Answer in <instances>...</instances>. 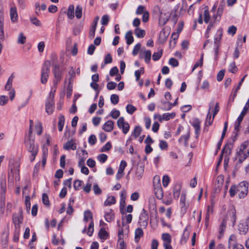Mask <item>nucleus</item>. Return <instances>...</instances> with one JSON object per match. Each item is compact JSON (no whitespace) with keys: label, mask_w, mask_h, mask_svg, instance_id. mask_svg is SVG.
<instances>
[{"label":"nucleus","mask_w":249,"mask_h":249,"mask_svg":"<svg viewBox=\"0 0 249 249\" xmlns=\"http://www.w3.org/2000/svg\"><path fill=\"white\" fill-rule=\"evenodd\" d=\"M126 109L127 112L130 114H132L136 110V108L132 105H128Z\"/></svg>","instance_id":"nucleus-52"},{"label":"nucleus","mask_w":249,"mask_h":249,"mask_svg":"<svg viewBox=\"0 0 249 249\" xmlns=\"http://www.w3.org/2000/svg\"><path fill=\"white\" fill-rule=\"evenodd\" d=\"M72 86L71 82H69L67 89V96L68 98H70L71 94H72Z\"/></svg>","instance_id":"nucleus-57"},{"label":"nucleus","mask_w":249,"mask_h":249,"mask_svg":"<svg viewBox=\"0 0 249 249\" xmlns=\"http://www.w3.org/2000/svg\"><path fill=\"white\" fill-rule=\"evenodd\" d=\"M224 182V177L223 176L220 175L217 177L216 182H215V186L216 189L217 190L219 191L222 187Z\"/></svg>","instance_id":"nucleus-20"},{"label":"nucleus","mask_w":249,"mask_h":249,"mask_svg":"<svg viewBox=\"0 0 249 249\" xmlns=\"http://www.w3.org/2000/svg\"><path fill=\"white\" fill-rule=\"evenodd\" d=\"M234 140H233L232 142H228L226 144L224 148L222 149L221 154V157H222L223 154L225 153L226 155H229L231 154V149L233 148V145Z\"/></svg>","instance_id":"nucleus-12"},{"label":"nucleus","mask_w":249,"mask_h":249,"mask_svg":"<svg viewBox=\"0 0 249 249\" xmlns=\"http://www.w3.org/2000/svg\"><path fill=\"white\" fill-rule=\"evenodd\" d=\"M54 100L47 99L46 103V111L48 114H52L53 111Z\"/></svg>","instance_id":"nucleus-14"},{"label":"nucleus","mask_w":249,"mask_h":249,"mask_svg":"<svg viewBox=\"0 0 249 249\" xmlns=\"http://www.w3.org/2000/svg\"><path fill=\"white\" fill-rule=\"evenodd\" d=\"M24 143L27 150L29 152H34V155L38 152V147L35 144V140L33 138L32 134L30 135L28 134L24 140Z\"/></svg>","instance_id":"nucleus-1"},{"label":"nucleus","mask_w":249,"mask_h":249,"mask_svg":"<svg viewBox=\"0 0 249 249\" xmlns=\"http://www.w3.org/2000/svg\"><path fill=\"white\" fill-rule=\"evenodd\" d=\"M98 235L100 239L106 240L108 237V234L104 228H102L99 231Z\"/></svg>","instance_id":"nucleus-27"},{"label":"nucleus","mask_w":249,"mask_h":249,"mask_svg":"<svg viewBox=\"0 0 249 249\" xmlns=\"http://www.w3.org/2000/svg\"><path fill=\"white\" fill-rule=\"evenodd\" d=\"M200 121L198 119H195L192 123V125L195 129V134L196 138H197L200 134Z\"/></svg>","instance_id":"nucleus-13"},{"label":"nucleus","mask_w":249,"mask_h":249,"mask_svg":"<svg viewBox=\"0 0 249 249\" xmlns=\"http://www.w3.org/2000/svg\"><path fill=\"white\" fill-rule=\"evenodd\" d=\"M11 20L13 22H16L18 19V15L17 8L15 7H11L10 11Z\"/></svg>","instance_id":"nucleus-16"},{"label":"nucleus","mask_w":249,"mask_h":249,"mask_svg":"<svg viewBox=\"0 0 249 249\" xmlns=\"http://www.w3.org/2000/svg\"><path fill=\"white\" fill-rule=\"evenodd\" d=\"M143 168L142 166L137 167L135 175L138 179L142 178L143 174Z\"/></svg>","instance_id":"nucleus-34"},{"label":"nucleus","mask_w":249,"mask_h":249,"mask_svg":"<svg viewBox=\"0 0 249 249\" xmlns=\"http://www.w3.org/2000/svg\"><path fill=\"white\" fill-rule=\"evenodd\" d=\"M247 153L244 151L242 152L240 154H238L236 152L235 159H238V163H242L243 161L247 158L246 157Z\"/></svg>","instance_id":"nucleus-32"},{"label":"nucleus","mask_w":249,"mask_h":249,"mask_svg":"<svg viewBox=\"0 0 249 249\" xmlns=\"http://www.w3.org/2000/svg\"><path fill=\"white\" fill-rule=\"evenodd\" d=\"M248 145V142H244L240 146L239 148V150L237 151V154H240L242 152L244 151V150L247 148Z\"/></svg>","instance_id":"nucleus-51"},{"label":"nucleus","mask_w":249,"mask_h":249,"mask_svg":"<svg viewBox=\"0 0 249 249\" xmlns=\"http://www.w3.org/2000/svg\"><path fill=\"white\" fill-rule=\"evenodd\" d=\"M238 231L240 234H245L248 231V226L245 223L238 225Z\"/></svg>","instance_id":"nucleus-21"},{"label":"nucleus","mask_w":249,"mask_h":249,"mask_svg":"<svg viewBox=\"0 0 249 249\" xmlns=\"http://www.w3.org/2000/svg\"><path fill=\"white\" fill-rule=\"evenodd\" d=\"M203 55L204 54L202 53L201 55V58L199 61L197 62L193 68L192 71H194L197 67L198 66H202L203 65Z\"/></svg>","instance_id":"nucleus-56"},{"label":"nucleus","mask_w":249,"mask_h":249,"mask_svg":"<svg viewBox=\"0 0 249 249\" xmlns=\"http://www.w3.org/2000/svg\"><path fill=\"white\" fill-rule=\"evenodd\" d=\"M69 74L70 76L69 82L71 83V81H73V79L75 76V71L72 67H71L70 71H69Z\"/></svg>","instance_id":"nucleus-62"},{"label":"nucleus","mask_w":249,"mask_h":249,"mask_svg":"<svg viewBox=\"0 0 249 249\" xmlns=\"http://www.w3.org/2000/svg\"><path fill=\"white\" fill-rule=\"evenodd\" d=\"M117 125L119 128H122L123 132L126 134L129 130V124L128 123L125 122L124 118L120 117L117 121Z\"/></svg>","instance_id":"nucleus-9"},{"label":"nucleus","mask_w":249,"mask_h":249,"mask_svg":"<svg viewBox=\"0 0 249 249\" xmlns=\"http://www.w3.org/2000/svg\"><path fill=\"white\" fill-rule=\"evenodd\" d=\"M93 219V216H92V213H91V212L89 210L88 211H86L84 212V221L85 222H88L89 219H91V220H92Z\"/></svg>","instance_id":"nucleus-42"},{"label":"nucleus","mask_w":249,"mask_h":249,"mask_svg":"<svg viewBox=\"0 0 249 249\" xmlns=\"http://www.w3.org/2000/svg\"><path fill=\"white\" fill-rule=\"evenodd\" d=\"M154 189L161 187L160 178L159 176H156L153 178Z\"/></svg>","instance_id":"nucleus-31"},{"label":"nucleus","mask_w":249,"mask_h":249,"mask_svg":"<svg viewBox=\"0 0 249 249\" xmlns=\"http://www.w3.org/2000/svg\"><path fill=\"white\" fill-rule=\"evenodd\" d=\"M148 216L146 211L143 209L139 217V223L141 226L146 228L148 224Z\"/></svg>","instance_id":"nucleus-10"},{"label":"nucleus","mask_w":249,"mask_h":249,"mask_svg":"<svg viewBox=\"0 0 249 249\" xmlns=\"http://www.w3.org/2000/svg\"><path fill=\"white\" fill-rule=\"evenodd\" d=\"M74 7L73 5L69 6L67 14L69 19H72L74 17Z\"/></svg>","instance_id":"nucleus-29"},{"label":"nucleus","mask_w":249,"mask_h":249,"mask_svg":"<svg viewBox=\"0 0 249 249\" xmlns=\"http://www.w3.org/2000/svg\"><path fill=\"white\" fill-rule=\"evenodd\" d=\"M117 84L113 82H109L107 84V88L108 90H112L115 89Z\"/></svg>","instance_id":"nucleus-64"},{"label":"nucleus","mask_w":249,"mask_h":249,"mask_svg":"<svg viewBox=\"0 0 249 249\" xmlns=\"http://www.w3.org/2000/svg\"><path fill=\"white\" fill-rule=\"evenodd\" d=\"M112 147L111 143L110 142H107L104 146L101 148V152H107L109 151Z\"/></svg>","instance_id":"nucleus-58"},{"label":"nucleus","mask_w":249,"mask_h":249,"mask_svg":"<svg viewBox=\"0 0 249 249\" xmlns=\"http://www.w3.org/2000/svg\"><path fill=\"white\" fill-rule=\"evenodd\" d=\"M176 116V113L175 112L172 113H166L163 114L162 119H163V121H168L171 119H172L175 117Z\"/></svg>","instance_id":"nucleus-39"},{"label":"nucleus","mask_w":249,"mask_h":249,"mask_svg":"<svg viewBox=\"0 0 249 249\" xmlns=\"http://www.w3.org/2000/svg\"><path fill=\"white\" fill-rule=\"evenodd\" d=\"M190 138V131L188 130L187 133L182 136L178 140V142L179 143H183L184 145L186 147L188 146V141Z\"/></svg>","instance_id":"nucleus-17"},{"label":"nucleus","mask_w":249,"mask_h":249,"mask_svg":"<svg viewBox=\"0 0 249 249\" xmlns=\"http://www.w3.org/2000/svg\"><path fill=\"white\" fill-rule=\"evenodd\" d=\"M116 202V199L114 196H110L107 197L106 200L104 202V204L106 206L111 205L115 204Z\"/></svg>","instance_id":"nucleus-36"},{"label":"nucleus","mask_w":249,"mask_h":249,"mask_svg":"<svg viewBox=\"0 0 249 249\" xmlns=\"http://www.w3.org/2000/svg\"><path fill=\"white\" fill-rule=\"evenodd\" d=\"M143 235V232L141 228H137L135 231V242L138 243L141 237Z\"/></svg>","instance_id":"nucleus-23"},{"label":"nucleus","mask_w":249,"mask_h":249,"mask_svg":"<svg viewBox=\"0 0 249 249\" xmlns=\"http://www.w3.org/2000/svg\"><path fill=\"white\" fill-rule=\"evenodd\" d=\"M94 223L93 220H91L89 224V228H88V234L89 236H91L92 234V233L94 231Z\"/></svg>","instance_id":"nucleus-54"},{"label":"nucleus","mask_w":249,"mask_h":249,"mask_svg":"<svg viewBox=\"0 0 249 249\" xmlns=\"http://www.w3.org/2000/svg\"><path fill=\"white\" fill-rule=\"evenodd\" d=\"M82 15V8L80 5H77L75 10V16L78 19H80Z\"/></svg>","instance_id":"nucleus-45"},{"label":"nucleus","mask_w":249,"mask_h":249,"mask_svg":"<svg viewBox=\"0 0 249 249\" xmlns=\"http://www.w3.org/2000/svg\"><path fill=\"white\" fill-rule=\"evenodd\" d=\"M35 6L36 8V14L37 15H39L40 10L45 11L47 8L46 4L43 3L40 5V4L38 2H36Z\"/></svg>","instance_id":"nucleus-24"},{"label":"nucleus","mask_w":249,"mask_h":249,"mask_svg":"<svg viewBox=\"0 0 249 249\" xmlns=\"http://www.w3.org/2000/svg\"><path fill=\"white\" fill-rule=\"evenodd\" d=\"M142 132V128L141 126H135L133 132V135L134 136L135 138H137L138 137H139Z\"/></svg>","instance_id":"nucleus-47"},{"label":"nucleus","mask_w":249,"mask_h":249,"mask_svg":"<svg viewBox=\"0 0 249 249\" xmlns=\"http://www.w3.org/2000/svg\"><path fill=\"white\" fill-rule=\"evenodd\" d=\"M50 62L46 60L42 66L41 72V82L43 84H45L47 82L50 72Z\"/></svg>","instance_id":"nucleus-2"},{"label":"nucleus","mask_w":249,"mask_h":249,"mask_svg":"<svg viewBox=\"0 0 249 249\" xmlns=\"http://www.w3.org/2000/svg\"><path fill=\"white\" fill-rule=\"evenodd\" d=\"M0 187L1 193L4 194L6 192V180L5 179H2L0 181Z\"/></svg>","instance_id":"nucleus-55"},{"label":"nucleus","mask_w":249,"mask_h":249,"mask_svg":"<svg viewBox=\"0 0 249 249\" xmlns=\"http://www.w3.org/2000/svg\"><path fill=\"white\" fill-rule=\"evenodd\" d=\"M211 107L209 109V111L208 114L207 115L206 121H205V125H211L212 124L213 122V118H211V115L210 113Z\"/></svg>","instance_id":"nucleus-41"},{"label":"nucleus","mask_w":249,"mask_h":249,"mask_svg":"<svg viewBox=\"0 0 249 249\" xmlns=\"http://www.w3.org/2000/svg\"><path fill=\"white\" fill-rule=\"evenodd\" d=\"M12 161H10V172L9 173V177L11 176L13 177L14 174H15V179L16 180H19V165L18 163H15V165L14 166H12L11 165Z\"/></svg>","instance_id":"nucleus-8"},{"label":"nucleus","mask_w":249,"mask_h":249,"mask_svg":"<svg viewBox=\"0 0 249 249\" xmlns=\"http://www.w3.org/2000/svg\"><path fill=\"white\" fill-rule=\"evenodd\" d=\"M26 37L23 35L22 33L19 34L18 39V44H23L25 43Z\"/></svg>","instance_id":"nucleus-50"},{"label":"nucleus","mask_w":249,"mask_h":249,"mask_svg":"<svg viewBox=\"0 0 249 249\" xmlns=\"http://www.w3.org/2000/svg\"><path fill=\"white\" fill-rule=\"evenodd\" d=\"M162 239L164 241L163 245H166L171 243V237L169 233H163L162 234Z\"/></svg>","instance_id":"nucleus-35"},{"label":"nucleus","mask_w":249,"mask_h":249,"mask_svg":"<svg viewBox=\"0 0 249 249\" xmlns=\"http://www.w3.org/2000/svg\"><path fill=\"white\" fill-rule=\"evenodd\" d=\"M23 220V211L21 208H19L18 213H14L12 214V222L16 229H19L20 225Z\"/></svg>","instance_id":"nucleus-3"},{"label":"nucleus","mask_w":249,"mask_h":249,"mask_svg":"<svg viewBox=\"0 0 249 249\" xmlns=\"http://www.w3.org/2000/svg\"><path fill=\"white\" fill-rule=\"evenodd\" d=\"M154 10L160 13L159 22L160 24L164 25L169 20V16L166 14L163 13L160 10V7L157 5L154 7Z\"/></svg>","instance_id":"nucleus-7"},{"label":"nucleus","mask_w":249,"mask_h":249,"mask_svg":"<svg viewBox=\"0 0 249 249\" xmlns=\"http://www.w3.org/2000/svg\"><path fill=\"white\" fill-rule=\"evenodd\" d=\"M42 202L45 205H46L47 206H50V201L49 200V197H48V195L46 194H45V193L43 194L42 196Z\"/></svg>","instance_id":"nucleus-49"},{"label":"nucleus","mask_w":249,"mask_h":249,"mask_svg":"<svg viewBox=\"0 0 249 249\" xmlns=\"http://www.w3.org/2000/svg\"><path fill=\"white\" fill-rule=\"evenodd\" d=\"M114 127V122L112 121H107L103 125L102 129L106 132H111Z\"/></svg>","instance_id":"nucleus-15"},{"label":"nucleus","mask_w":249,"mask_h":249,"mask_svg":"<svg viewBox=\"0 0 249 249\" xmlns=\"http://www.w3.org/2000/svg\"><path fill=\"white\" fill-rule=\"evenodd\" d=\"M65 123V118L63 115H60L59 117V121L58 123V130L59 131H62L63 130V126Z\"/></svg>","instance_id":"nucleus-37"},{"label":"nucleus","mask_w":249,"mask_h":249,"mask_svg":"<svg viewBox=\"0 0 249 249\" xmlns=\"http://www.w3.org/2000/svg\"><path fill=\"white\" fill-rule=\"evenodd\" d=\"M171 20L174 23V24H176L178 19V16L177 14V10H175L174 11H172L171 13Z\"/></svg>","instance_id":"nucleus-46"},{"label":"nucleus","mask_w":249,"mask_h":249,"mask_svg":"<svg viewBox=\"0 0 249 249\" xmlns=\"http://www.w3.org/2000/svg\"><path fill=\"white\" fill-rule=\"evenodd\" d=\"M97 159L100 162L104 163L107 160V156L106 154H102L98 156Z\"/></svg>","instance_id":"nucleus-61"},{"label":"nucleus","mask_w":249,"mask_h":249,"mask_svg":"<svg viewBox=\"0 0 249 249\" xmlns=\"http://www.w3.org/2000/svg\"><path fill=\"white\" fill-rule=\"evenodd\" d=\"M228 249H244V248L241 244L237 243L234 235H231L229 239Z\"/></svg>","instance_id":"nucleus-6"},{"label":"nucleus","mask_w":249,"mask_h":249,"mask_svg":"<svg viewBox=\"0 0 249 249\" xmlns=\"http://www.w3.org/2000/svg\"><path fill=\"white\" fill-rule=\"evenodd\" d=\"M225 218L227 220H230L232 225H234L236 219V210L234 208H232L229 211H228Z\"/></svg>","instance_id":"nucleus-11"},{"label":"nucleus","mask_w":249,"mask_h":249,"mask_svg":"<svg viewBox=\"0 0 249 249\" xmlns=\"http://www.w3.org/2000/svg\"><path fill=\"white\" fill-rule=\"evenodd\" d=\"M64 148L67 150H69L70 149L74 150L76 149V145L72 141H70L65 143L64 145Z\"/></svg>","instance_id":"nucleus-22"},{"label":"nucleus","mask_w":249,"mask_h":249,"mask_svg":"<svg viewBox=\"0 0 249 249\" xmlns=\"http://www.w3.org/2000/svg\"><path fill=\"white\" fill-rule=\"evenodd\" d=\"M119 96L117 94H112L110 96L111 102L114 105L117 104L119 102Z\"/></svg>","instance_id":"nucleus-53"},{"label":"nucleus","mask_w":249,"mask_h":249,"mask_svg":"<svg viewBox=\"0 0 249 249\" xmlns=\"http://www.w3.org/2000/svg\"><path fill=\"white\" fill-rule=\"evenodd\" d=\"M180 204H181V211L184 213H186L188 206L186 205L185 203V194H182L180 197Z\"/></svg>","instance_id":"nucleus-18"},{"label":"nucleus","mask_w":249,"mask_h":249,"mask_svg":"<svg viewBox=\"0 0 249 249\" xmlns=\"http://www.w3.org/2000/svg\"><path fill=\"white\" fill-rule=\"evenodd\" d=\"M181 187L180 185H175L173 191V196L174 198L178 199L180 195Z\"/></svg>","instance_id":"nucleus-30"},{"label":"nucleus","mask_w":249,"mask_h":249,"mask_svg":"<svg viewBox=\"0 0 249 249\" xmlns=\"http://www.w3.org/2000/svg\"><path fill=\"white\" fill-rule=\"evenodd\" d=\"M170 181V178L167 175H164L162 178V184L164 187L168 186Z\"/></svg>","instance_id":"nucleus-59"},{"label":"nucleus","mask_w":249,"mask_h":249,"mask_svg":"<svg viewBox=\"0 0 249 249\" xmlns=\"http://www.w3.org/2000/svg\"><path fill=\"white\" fill-rule=\"evenodd\" d=\"M105 218L108 222H110L114 219V216L112 210H110L109 212L106 213L105 215Z\"/></svg>","instance_id":"nucleus-33"},{"label":"nucleus","mask_w":249,"mask_h":249,"mask_svg":"<svg viewBox=\"0 0 249 249\" xmlns=\"http://www.w3.org/2000/svg\"><path fill=\"white\" fill-rule=\"evenodd\" d=\"M227 219L226 218H224L220 225L219 229V235L218 236V238L220 239L221 237L223 235L224 231L226 229V221Z\"/></svg>","instance_id":"nucleus-19"},{"label":"nucleus","mask_w":249,"mask_h":249,"mask_svg":"<svg viewBox=\"0 0 249 249\" xmlns=\"http://www.w3.org/2000/svg\"><path fill=\"white\" fill-rule=\"evenodd\" d=\"M53 73L54 75V79L53 83L54 87L55 89L57 88V85L59 82H60L62 77V71L59 68L58 65H55L53 70Z\"/></svg>","instance_id":"nucleus-5"},{"label":"nucleus","mask_w":249,"mask_h":249,"mask_svg":"<svg viewBox=\"0 0 249 249\" xmlns=\"http://www.w3.org/2000/svg\"><path fill=\"white\" fill-rule=\"evenodd\" d=\"M237 194L240 198H244L248 192V184L245 181H242L236 185Z\"/></svg>","instance_id":"nucleus-4"},{"label":"nucleus","mask_w":249,"mask_h":249,"mask_svg":"<svg viewBox=\"0 0 249 249\" xmlns=\"http://www.w3.org/2000/svg\"><path fill=\"white\" fill-rule=\"evenodd\" d=\"M210 15L209 14V7L208 6H206L204 7V20L206 23H208L210 20Z\"/></svg>","instance_id":"nucleus-25"},{"label":"nucleus","mask_w":249,"mask_h":249,"mask_svg":"<svg viewBox=\"0 0 249 249\" xmlns=\"http://www.w3.org/2000/svg\"><path fill=\"white\" fill-rule=\"evenodd\" d=\"M134 32L136 36L139 38H142L145 34L144 30L141 29L139 28H136Z\"/></svg>","instance_id":"nucleus-38"},{"label":"nucleus","mask_w":249,"mask_h":249,"mask_svg":"<svg viewBox=\"0 0 249 249\" xmlns=\"http://www.w3.org/2000/svg\"><path fill=\"white\" fill-rule=\"evenodd\" d=\"M151 57V53L149 50L145 51L144 52V58L146 63H149L150 61Z\"/></svg>","instance_id":"nucleus-44"},{"label":"nucleus","mask_w":249,"mask_h":249,"mask_svg":"<svg viewBox=\"0 0 249 249\" xmlns=\"http://www.w3.org/2000/svg\"><path fill=\"white\" fill-rule=\"evenodd\" d=\"M154 193L156 197L159 199L162 198L163 196V192L162 187L154 189Z\"/></svg>","instance_id":"nucleus-26"},{"label":"nucleus","mask_w":249,"mask_h":249,"mask_svg":"<svg viewBox=\"0 0 249 249\" xmlns=\"http://www.w3.org/2000/svg\"><path fill=\"white\" fill-rule=\"evenodd\" d=\"M162 53V50H160L158 52L154 53L152 56L153 60L154 61L158 60L161 57Z\"/></svg>","instance_id":"nucleus-43"},{"label":"nucleus","mask_w":249,"mask_h":249,"mask_svg":"<svg viewBox=\"0 0 249 249\" xmlns=\"http://www.w3.org/2000/svg\"><path fill=\"white\" fill-rule=\"evenodd\" d=\"M25 203L26 208V211L28 213H29L31 207L30 203V197L29 196H25Z\"/></svg>","instance_id":"nucleus-48"},{"label":"nucleus","mask_w":249,"mask_h":249,"mask_svg":"<svg viewBox=\"0 0 249 249\" xmlns=\"http://www.w3.org/2000/svg\"><path fill=\"white\" fill-rule=\"evenodd\" d=\"M178 98H177L174 103H171L169 102H165L164 104L167 105V107L163 108L164 110H169L173 106H175L178 104Z\"/></svg>","instance_id":"nucleus-40"},{"label":"nucleus","mask_w":249,"mask_h":249,"mask_svg":"<svg viewBox=\"0 0 249 249\" xmlns=\"http://www.w3.org/2000/svg\"><path fill=\"white\" fill-rule=\"evenodd\" d=\"M8 100V97L2 95L0 96V105L1 106H4L5 105Z\"/></svg>","instance_id":"nucleus-63"},{"label":"nucleus","mask_w":249,"mask_h":249,"mask_svg":"<svg viewBox=\"0 0 249 249\" xmlns=\"http://www.w3.org/2000/svg\"><path fill=\"white\" fill-rule=\"evenodd\" d=\"M125 39L126 40V43L128 45L132 44L134 41V38L132 36V32L130 31L127 32L125 34Z\"/></svg>","instance_id":"nucleus-28"},{"label":"nucleus","mask_w":249,"mask_h":249,"mask_svg":"<svg viewBox=\"0 0 249 249\" xmlns=\"http://www.w3.org/2000/svg\"><path fill=\"white\" fill-rule=\"evenodd\" d=\"M30 20L32 24L36 26H40L41 25L40 21L36 17L31 18Z\"/></svg>","instance_id":"nucleus-60"}]
</instances>
